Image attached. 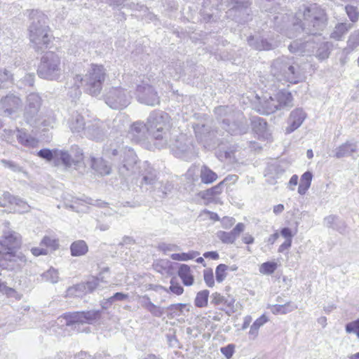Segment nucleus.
Wrapping results in <instances>:
<instances>
[{
    "mask_svg": "<svg viewBox=\"0 0 359 359\" xmlns=\"http://www.w3.org/2000/svg\"><path fill=\"white\" fill-rule=\"evenodd\" d=\"M30 18L29 36L32 47L36 51L48 48L53 36L50 34L46 15L41 11H32Z\"/></svg>",
    "mask_w": 359,
    "mask_h": 359,
    "instance_id": "2",
    "label": "nucleus"
},
{
    "mask_svg": "<svg viewBox=\"0 0 359 359\" xmlns=\"http://www.w3.org/2000/svg\"><path fill=\"white\" fill-rule=\"evenodd\" d=\"M36 155L41 158L45 159L47 161H51L55 159V149L50 150L49 149H43L39 150Z\"/></svg>",
    "mask_w": 359,
    "mask_h": 359,
    "instance_id": "53",
    "label": "nucleus"
},
{
    "mask_svg": "<svg viewBox=\"0 0 359 359\" xmlns=\"http://www.w3.org/2000/svg\"><path fill=\"white\" fill-rule=\"evenodd\" d=\"M217 236L224 243L233 244L234 243V241L231 238L229 232L219 231L217 233Z\"/></svg>",
    "mask_w": 359,
    "mask_h": 359,
    "instance_id": "58",
    "label": "nucleus"
},
{
    "mask_svg": "<svg viewBox=\"0 0 359 359\" xmlns=\"http://www.w3.org/2000/svg\"><path fill=\"white\" fill-rule=\"evenodd\" d=\"M169 290L173 294L181 295L184 292V288L180 284L176 283L174 279H171Z\"/></svg>",
    "mask_w": 359,
    "mask_h": 359,
    "instance_id": "64",
    "label": "nucleus"
},
{
    "mask_svg": "<svg viewBox=\"0 0 359 359\" xmlns=\"http://www.w3.org/2000/svg\"><path fill=\"white\" fill-rule=\"evenodd\" d=\"M345 330L348 334H355L359 339V318L347 323L345 326Z\"/></svg>",
    "mask_w": 359,
    "mask_h": 359,
    "instance_id": "54",
    "label": "nucleus"
},
{
    "mask_svg": "<svg viewBox=\"0 0 359 359\" xmlns=\"http://www.w3.org/2000/svg\"><path fill=\"white\" fill-rule=\"evenodd\" d=\"M1 163L5 167L8 168L13 172H22V168L21 166H20L18 164H17L13 161L2 159V160H1Z\"/></svg>",
    "mask_w": 359,
    "mask_h": 359,
    "instance_id": "62",
    "label": "nucleus"
},
{
    "mask_svg": "<svg viewBox=\"0 0 359 359\" xmlns=\"http://www.w3.org/2000/svg\"><path fill=\"white\" fill-rule=\"evenodd\" d=\"M306 117V114L301 108H297L291 111L288 118V126L286 128V133H291L301 126Z\"/></svg>",
    "mask_w": 359,
    "mask_h": 359,
    "instance_id": "25",
    "label": "nucleus"
},
{
    "mask_svg": "<svg viewBox=\"0 0 359 359\" xmlns=\"http://www.w3.org/2000/svg\"><path fill=\"white\" fill-rule=\"evenodd\" d=\"M318 45V43L311 39L304 43L298 39L290 43L289 50L291 53L297 55H311L314 54Z\"/></svg>",
    "mask_w": 359,
    "mask_h": 359,
    "instance_id": "20",
    "label": "nucleus"
},
{
    "mask_svg": "<svg viewBox=\"0 0 359 359\" xmlns=\"http://www.w3.org/2000/svg\"><path fill=\"white\" fill-rule=\"evenodd\" d=\"M106 133L105 127L102 122L94 120L87 124L83 135L95 140H101Z\"/></svg>",
    "mask_w": 359,
    "mask_h": 359,
    "instance_id": "21",
    "label": "nucleus"
},
{
    "mask_svg": "<svg viewBox=\"0 0 359 359\" xmlns=\"http://www.w3.org/2000/svg\"><path fill=\"white\" fill-rule=\"evenodd\" d=\"M297 309V306L294 304V303L289 302H287L285 304L280 305V304H276L272 306L271 307V312L273 314H286L287 313H290L293 311L294 310Z\"/></svg>",
    "mask_w": 359,
    "mask_h": 359,
    "instance_id": "43",
    "label": "nucleus"
},
{
    "mask_svg": "<svg viewBox=\"0 0 359 359\" xmlns=\"http://www.w3.org/2000/svg\"><path fill=\"white\" fill-rule=\"evenodd\" d=\"M22 106L21 99L13 93H9L0 100V114L9 116Z\"/></svg>",
    "mask_w": 359,
    "mask_h": 359,
    "instance_id": "16",
    "label": "nucleus"
},
{
    "mask_svg": "<svg viewBox=\"0 0 359 359\" xmlns=\"http://www.w3.org/2000/svg\"><path fill=\"white\" fill-rule=\"evenodd\" d=\"M245 225L243 223H238L236 226L231 231H229L231 234V238L236 241L240 234L244 231Z\"/></svg>",
    "mask_w": 359,
    "mask_h": 359,
    "instance_id": "61",
    "label": "nucleus"
},
{
    "mask_svg": "<svg viewBox=\"0 0 359 359\" xmlns=\"http://www.w3.org/2000/svg\"><path fill=\"white\" fill-rule=\"evenodd\" d=\"M41 106V98L39 94L32 93L27 97L24 116L25 121L31 124H36L39 119V109Z\"/></svg>",
    "mask_w": 359,
    "mask_h": 359,
    "instance_id": "14",
    "label": "nucleus"
},
{
    "mask_svg": "<svg viewBox=\"0 0 359 359\" xmlns=\"http://www.w3.org/2000/svg\"><path fill=\"white\" fill-rule=\"evenodd\" d=\"M106 76V69L103 65L91 64L84 76L76 75L74 77V82L80 83L87 93L97 96L102 90Z\"/></svg>",
    "mask_w": 359,
    "mask_h": 359,
    "instance_id": "5",
    "label": "nucleus"
},
{
    "mask_svg": "<svg viewBox=\"0 0 359 359\" xmlns=\"http://www.w3.org/2000/svg\"><path fill=\"white\" fill-rule=\"evenodd\" d=\"M17 196H13L9 192H4L0 198V207H6L13 205Z\"/></svg>",
    "mask_w": 359,
    "mask_h": 359,
    "instance_id": "55",
    "label": "nucleus"
},
{
    "mask_svg": "<svg viewBox=\"0 0 359 359\" xmlns=\"http://www.w3.org/2000/svg\"><path fill=\"white\" fill-rule=\"evenodd\" d=\"M147 123L145 124L141 121L135 122L128 132L129 137L135 142L144 141L147 137Z\"/></svg>",
    "mask_w": 359,
    "mask_h": 359,
    "instance_id": "24",
    "label": "nucleus"
},
{
    "mask_svg": "<svg viewBox=\"0 0 359 359\" xmlns=\"http://www.w3.org/2000/svg\"><path fill=\"white\" fill-rule=\"evenodd\" d=\"M324 225L344 233L346 229L345 222L335 215H329L324 219Z\"/></svg>",
    "mask_w": 359,
    "mask_h": 359,
    "instance_id": "36",
    "label": "nucleus"
},
{
    "mask_svg": "<svg viewBox=\"0 0 359 359\" xmlns=\"http://www.w3.org/2000/svg\"><path fill=\"white\" fill-rule=\"evenodd\" d=\"M200 177L201 182L204 184H210L217 179V175L208 166L203 165L200 170Z\"/></svg>",
    "mask_w": 359,
    "mask_h": 359,
    "instance_id": "42",
    "label": "nucleus"
},
{
    "mask_svg": "<svg viewBox=\"0 0 359 359\" xmlns=\"http://www.w3.org/2000/svg\"><path fill=\"white\" fill-rule=\"evenodd\" d=\"M277 264L274 262H266L262 264L259 266V273L264 275H271L277 269Z\"/></svg>",
    "mask_w": 359,
    "mask_h": 359,
    "instance_id": "50",
    "label": "nucleus"
},
{
    "mask_svg": "<svg viewBox=\"0 0 359 359\" xmlns=\"http://www.w3.org/2000/svg\"><path fill=\"white\" fill-rule=\"evenodd\" d=\"M313 178V174L310 171L305 172L300 178V183L298 187V193L300 195H304L308 189L310 188L311 181Z\"/></svg>",
    "mask_w": 359,
    "mask_h": 359,
    "instance_id": "39",
    "label": "nucleus"
},
{
    "mask_svg": "<svg viewBox=\"0 0 359 359\" xmlns=\"http://www.w3.org/2000/svg\"><path fill=\"white\" fill-rule=\"evenodd\" d=\"M352 27L351 24L339 23L336 25L331 37L336 40H341L342 36Z\"/></svg>",
    "mask_w": 359,
    "mask_h": 359,
    "instance_id": "44",
    "label": "nucleus"
},
{
    "mask_svg": "<svg viewBox=\"0 0 359 359\" xmlns=\"http://www.w3.org/2000/svg\"><path fill=\"white\" fill-rule=\"evenodd\" d=\"M87 124L84 117L77 111L74 112L68 120V126L72 133L81 137L83 135Z\"/></svg>",
    "mask_w": 359,
    "mask_h": 359,
    "instance_id": "23",
    "label": "nucleus"
},
{
    "mask_svg": "<svg viewBox=\"0 0 359 359\" xmlns=\"http://www.w3.org/2000/svg\"><path fill=\"white\" fill-rule=\"evenodd\" d=\"M16 137L20 144L28 148L37 147L39 143V140L37 138L32 136L23 130H17Z\"/></svg>",
    "mask_w": 359,
    "mask_h": 359,
    "instance_id": "32",
    "label": "nucleus"
},
{
    "mask_svg": "<svg viewBox=\"0 0 359 359\" xmlns=\"http://www.w3.org/2000/svg\"><path fill=\"white\" fill-rule=\"evenodd\" d=\"M71 255L73 257L85 255L88 251L86 243L83 240H78L73 242L70 245Z\"/></svg>",
    "mask_w": 359,
    "mask_h": 359,
    "instance_id": "38",
    "label": "nucleus"
},
{
    "mask_svg": "<svg viewBox=\"0 0 359 359\" xmlns=\"http://www.w3.org/2000/svg\"><path fill=\"white\" fill-rule=\"evenodd\" d=\"M314 53L320 60L327 58L330 54L327 43H318Z\"/></svg>",
    "mask_w": 359,
    "mask_h": 359,
    "instance_id": "49",
    "label": "nucleus"
},
{
    "mask_svg": "<svg viewBox=\"0 0 359 359\" xmlns=\"http://www.w3.org/2000/svg\"><path fill=\"white\" fill-rule=\"evenodd\" d=\"M63 72L61 58L57 53L48 51L41 57L37 69L40 78L48 81H58Z\"/></svg>",
    "mask_w": 359,
    "mask_h": 359,
    "instance_id": "8",
    "label": "nucleus"
},
{
    "mask_svg": "<svg viewBox=\"0 0 359 359\" xmlns=\"http://www.w3.org/2000/svg\"><path fill=\"white\" fill-rule=\"evenodd\" d=\"M170 128V117L168 114L162 111H154L149 114L147 118L148 134L158 148L168 144Z\"/></svg>",
    "mask_w": 359,
    "mask_h": 359,
    "instance_id": "3",
    "label": "nucleus"
},
{
    "mask_svg": "<svg viewBox=\"0 0 359 359\" xmlns=\"http://www.w3.org/2000/svg\"><path fill=\"white\" fill-rule=\"evenodd\" d=\"M7 277L12 278L11 274H7V271L0 272V292L7 297H14L17 299H20V296L17 291L14 288L7 285V282L4 280Z\"/></svg>",
    "mask_w": 359,
    "mask_h": 359,
    "instance_id": "33",
    "label": "nucleus"
},
{
    "mask_svg": "<svg viewBox=\"0 0 359 359\" xmlns=\"http://www.w3.org/2000/svg\"><path fill=\"white\" fill-rule=\"evenodd\" d=\"M209 294L210 292L208 290L198 292L194 300L196 306L199 308L206 306L208 305Z\"/></svg>",
    "mask_w": 359,
    "mask_h": 359,
    "instance_id": "47",
    "label": "nucleus"
},
{
    "mask_svg": "<svg viewBox=\"0 0 359 359\" xmlns=\"http://www.w3.org/2000/svg\"><path fill=\"white\" fill-rule=\"evenodd\" d=\"M235 302L234 297L229 294L224 296L219 292H214L211 295V304L222 306V310L227 309L230 311H233Z\"/></svg>",
    "mask_w": 359,
    "mask_h": 359,
    "instance_id": "27",
    "label": "nucleus"
},
{
    "mask_svg": "<svg viewBox=\"0 0 359 359\" xmlns=\"http://www.w3.org/2000/svg\"><path fill=\"white\" fill-rule=\"evenodd\" d=\"M140 176L141 187L153 186L158 180L157 171L147 161L143 162L140 166Z\"/></svg>",
    "mask_w": 359,
    "mask_h": 359,
    "instance_id": "19",
    "label": "nucleus"
},
{
    "mask_svg": "<svg viewBox=\"0 0 359 359\" xmlns=\"http://www.w3.org/2000/svg\"><path fill=\"white\" fill-rule=\"evenodd\" d=\"M109 271V269L108 267H104L100 272L99 275L97 277H93V278L88 281L86 285H77L76 286L69 287L67 290V295H78L76 291L78 290H81L83 287L87 290L88 292L93 291L98 285L100 281L101 282H107L104 280L105 273H108Z\"/></svg>",
    "mask_w": 359,
    "mask_h": 359,
    "instance_id": "17",
    "label": "nucleus"
},
{
    "mask_svg": "<svg viewBox=\"0 0 359 359\" xmlns=\"http://www.w3.org/2000/svg\"><path fill=\"white\" fill-rule=\"evenodd\" d=\"M14 204L16 206L15 210L19 212H27L29 209V205L21 198L16 197Z\"/></svg>",
    "mask_w": 359,
    "mask_h": 359,
    "instance_id": "57",
    "label": "nucleus"
},
{
    "mask_svg": "<svg viewBox=\"0 0 359 359\" xmlns=\"http://www.w3.org/2000/svg\"><path fill=\"white\" fill-rule=\"evenodd\" d=\"M227 269L228 266L224 264H220L217 266L215 270V276L217 282L221 283L225 279L226 276V271Z\"/></svg>",
    "mask_w": 359,
    "mask_h": 359,
    "instance_id": "56",
    "label": "nucleus"
},
{
    "mask_svg": "<svg viewBox=\"0 0 359 359\" xmlns=\"http://www.w3.org/2000/svg\"><path fill=\"white\" fill-rule=\"evenodd\" d=\"M91 167L101 175H109L111 172V167L102 158H92Z\"/></svg>",
    "mask_w": 359,
    "mask_h": 359,
    "instance_id": "37",
    "label": "nucleus"
},
{
    "mask_svg": "<svg viewBox=\"0 0 359 359\" xmlns=\"http://www.w3.org/2000/svg\"><path fill=\"white\" fill-rule=\"evenodd\" d=\"M129 91L121 87H111L104 94L106 104L114 109H122L130 102Z\"/></svg>",
    "mask_w": 359,
    "mask_h": 359,
    "instance_id": "11",
    "label": "nucleus"
},
{
    "mask_svg": "<svg viewBox=\"0 0 359 359\" xmlns=\"http://www.w3.org/2000/svg\"><path fill=\"white\" fill-rule=\"evenodd\" d=\"M273 20L277 27H279V20H283L287 29L284 30L283 27H280V30L288 38H293L302 32L308 35L320 34L327 25V18L323 9L316 4H313L300 7L292 17L291 23H288L289 17L283 15H276Z\"/></svg>",
    "mask_w": 359,
    "mask_h": 359,
    "instance_id": "1",
    "label": "nucleus"
},
{
    "mask_svg": "<svg viewBox=\"0 0 359 359\" xmlns=\"http://www.w3.org/2000/svg\"><path fill=\"white\" fill-rule=\"evenodd\" d=\"M285 170L278 164L269 165L265 171L264 177L266 182L271 184L274 185L278 182V180L283 175Z\"/></svg>",
    "mask_w": 359,
    "mask_h": 359,
    "instance_id": "30",
    "label": "nucleus"
},
{
    "mask_svg": "<svg viewBox=\"0 0 359 359\" xmlns=\"http://www.w3.org/2000/svg\"><path fill=\"white\" fill-rule=\"evenodd\" d=\"M168 145L178 158L189 161L195 156L196 152L191 140L184 135H180L172 143H171L170 139Z\"/></svg>",
    "mask_w": 359,
    "mask_h": 359,
    "instance_id": "13",
    "label": "nucleus"
},
{
    "mask_svg": "<svg viewBox=\"0 0 359 359\" xmlns=\"http://www.w3.org/2000/svg\"><path fill=\"white\" fill-rule=\"evenodd\" d=\"M248 43L250 46L257 50H269L277 46L276 43L269 42L260 36H251L248 39Z\"/></svg>",
    "mask_w": 359,
    "mask_h": 359,
    "instance_id": "31",
    "label": "nucleus"
},
{
    "mask_svg": "<svg viewBox=\"0 0 359 359\" xmlns=\"http://www.w3.org/2000/svg\"><path fill=\"white\" fill-rule=\"evenodd\" d=\"M345 11L352 22H356L358 20L359 13L355 6L348 5L345 7Z\"/></svg>",
    "mask_w": 359,
    "mask_h": 359,
    "instance_id": "60",
    "label": "nucleus"
},
{
    "mask_svg": "<svg viewBox=\"0 0 359 359\" xmlns=\"http://www.w3.org/2000/svg\"><path fill=\"white\" fill-rule=\"evenodd\" d=\"M252 127L253 130L259 137L267 139L269 136L267 123L260 117H254L252 120Z\"/></svg>",
    "mask_w": 359,
    "mask_h": 359,
    "instance_id": "35",
    "label": "nucleus"
},
{
    "mask_svg": "<svg viewBox=\"0 0 359 359\" xmlns=\"http://www.w3.org/2000/svg\"><path fill=\"white\" fill-rule=\"evenodd\" d=\"M178 276L184 285L190 286L194 283V277L191 273L190 267L187 264H182L178 271Z\"/></svg>",
    "mask_w": 359,
    "mask_h": 359,
    "instance_id": "41",
    "label": "nucleus"
},
{
    "mask_svg": "<svg viewBox=\"0 0 359 359\" xmlns=\"http://www.w3.org/2000/svg\"><path fill=\"white\" fill-rule=\"evenodd\" d=\"M158 249L163 252L164 253H167L168 252H172V251H177L179 250V246L176 244H173V243H161L159 245H158Z\"/></svg>",
    "mask_w": 359,
    "mask_h": 359,
    "instance_id": "63",
    "label": "nucleus"
},
{
    "mask_svg": "<svg viewBox=\"0 0 359 359\" xmlns=\"http://www.w3.org/2000/svg\"><path fill=\"white\" fill-rule=\"evenodd\" d=\"M83 158L82 150L76 145L72 146L69 151L55 149V165H64L66 168L77 165Z\"/></svg>",
    "mask_w": 359,
    "mask_h": 359,
    "instance_id": "12",
    "label": "nucleus"
},
{
    "mask_svg": "<svg viewBox=\"0 0 359 359\" xmlns=\"http://www.w3.org/2000/svg\"><path fill=\"white\" fill-rule=\"evenodd\" d=\"M271 73L280 81L297 83L302 79L299 67L293 58L286 56L278 57L271 65Z\"/></svg>",
    "mask_w": 359,
    "mask_h": 359,
    "instance_id": "6",
    "label": "nucleus"
},
{
    "mask_svg": "<svg viewBox=\"0 0 359 359\" xmlns=\"http://www.w3.org/2000/svg\"><path fill=\"white\" fill-rule=\"evenodd\" d=\"M199 255V252L197 251H189V252H182V253H175L172 254L170 257L173 260L176 261H188L190 259H194Z\"/></svg>",
    "mask_w": 359,
    "mask_h": 359,
    "instance_id": "48",
    "label": "nucleus"
},
{
    "mask_svg": "<svg viewBox=\"0 0 359 359\" xmlns=\"http://www.w3.org/2000/svg\"><path fill=\"white\" fill-rule=\"evenodd\" d=\"M190 304H173L166 308L168 317L170 319L176 318L179 322L184 321V317L190 311Z\"/></svg>",
    "mask_w": 359,
    "mask_h": 359,
    "instance_id": "22",
    "label": "nucleus"
},
{
    "mask_svg": "<svg viewBox=\"0 0 359 359\" xmlns=\"http://www.w3.org/2000/svg\"><path fill=\"white\" fill-rule=\"evenodd\" d=\"M83 313L81 312H74V313H65L63 317H60L58 318V320H60L62 322V320H65L66 321V325L70 326L74 325L76 324H83Z\"/></svg>",
    "mask_w": 359,
    "mask_h": 359,
    "instance_id": "40",
    "label": "nucleus"
},
{
    "mask_svg": "<svg viewBox=\"0 0 359 359\" xmlns=\"http://www.w3.org/2000/svg\"><path fill=\"white\" fill-rule=\"evenodd\" d=\"M194 130L197 140L205 143L212 141L218 133L217 130H210L204 124L195 125Z\"/></svg>",
    "mask_w": 359,
    "mask_h": 359,
    "instance_id": "28",
    "label": "nucleus"
},
{
    "mask_svg": "<svg viewBox=\"0 0 359 359\" xmlns=\"http://www.w3.org/2000/svg\"><path fill=\"white\" fill-rule=\"evenodd\" d=\"M4 224L5 229L0 239V254L12 261L16 260L17 257H22L24 260L21 264L22 269L27 264V258L22 252L15 251L21 244V236L18 233L9 229V222H6Z\"/></svg>",
    "mask_w": 359,
    "mask_h": 359,
    "instance_id": "7",
    "label": "nucleus"
},
{
    "mask_svg": "<svg viewBox=\"0 0 359 359\" xmlns=\"http://www.w3.org/2000/svg\"><path fill=\"white\" fill-rule=\"evenodd\" d=\"M40 245L41 246H46L52 250H55L59 247L58 240L53 236H46L43 238Z\"/></svg>",
    "mask_w": 359,
    "mask_h": 359,
    "instance_id": "51",
    "label": "nucleus"
},
{
    "mask_svg": "<svg viewBox=\"0 0 359 359\" xmlns=\"http://www.w3.org/2000/svg\"><path fill=\"white\" fill-rule=\"evenodd\" d=\"M267 321L268 318L265 315H262L259 318H257L251 325L249 331V335L255 339L258 334V330L259 327L265 324Z\"/></svg>",
    "mask_w": 359,
    "mask_h": 359,
    "instance_id": "45",
    "label": "nucleus"
},
{
    "mask_svg": "<svg viewBox=\"0 0 359 359\" xmlns=\"http://www.w3.org/2000/svg\"><path fill=\"white\" fill-rule=\"evenodd\" d=\"M122 165L119 167V173L123 176H128L135 171L137 164V155L133 149H126L123 151Z\"/></svg>",
    "mask_w": 359,
    "mask_h": 359,
    "instance_id": "18",
    "label": "nucleus"
},
{
    "mask_svg": "<svg viewBox=\"0 0 359 359\" xmlns=\"http://www.w3.org/2000/svg\"><path fill=\"white\" fill-rule=\"evenodd\" d=\"M358 150L357 142L347 141L334 150V156L337 158H341L347 156H353Z\"/></svg>",
    "mask_w": 359,
    "mask_h": 359,
    "instance_id": "29",
    "label": "nucleus"
},
{
    "mask_svg": "<svg viewBox=\"0 0 359 359\" xmlns=\"http://www.w3.org/2000/svg\"><path fill=\"white\" fill-rule=\"evenodd\" d=\"M203 278L204 281L206 283V285L212 287L214 286L215 280H214V276H213V272L212 270L210 269H205L203 271Z\"/></svg>",
    "mask_w": 359,
    "mask_h": 359,
    "instance_id": "59",
    "label": "nucleus"
},
{
    "mask_svg": "<svg viewBox=\"0 0 359 359\" xmlns=\"http://www.w3.org/2000/svg\"><path fill=\"white\" fill-rule=\"evenodd\" d=\"M24 260L22 257H17L16 260H11L4 257V256L0 254V272H13L17 273L20 272L21 269V264Z\"/></svg>",
    "mask_w": 359,
    "mask_h": 359,
    "instance_id": "26",
    "label": "nucleus"
},
{
    "mask_svg": "<svg viewBox=\"0 0 359 359\" xmlns=\"http://www.w3.org/2000/svg\"><path fill=\"white\" fill-rule=\"evenodd\" d=\"M217 119L222 121V128L231 135L245 133L247 121L243 114L235 111L232 107L219 106L215 109Z\"/></svg>",
    "mask_w": 359,
    "mask_h": 359,
    "instance_id": "4",
    "label": "nucleus"
},
{
    "mask_svg": "<svg viewBox=\"0 0 359 359\" xmlns=\"http://www.w3.org/2000/svg\"><path fill=\"white\" fill-rule=\"evenodd\" d=\"M136 97L140 103L155 106L160 103V97L155 88L151 85L142 82L136 88Z\"/></svg>",
    "mask_w": 359,
    "mask_h": 359,
    "instance_id": "15",
    "label": "nucleus"
},
{
    "mask_svg": "<svg viewBox=\"0 0 359 359\" xmlns=\"http://www.w3.org/2000/svg\"><path fill=\"white\" fill-rule=\"evenodd\" d=\"M292 106V96L290 92L280 90L273 96H266L255 104V109L262 114H270L278 110Z\"/></svg>",
    "mask_w": 359,
    "mask_h": 359,
    "instance_id": "9",
    "label": "nucleus"
},
{
    "mask_svg": "<svg viewBox=\"0 0 359 359\" xmlns=\"http://www.w3.org/2000/svg\"><path fill=\"white\" fill-rule=\"evenodd\" d=\"M41 277L43 280L52 283H56L59 280L58 272L53 268H50L47 271L41 275Z\"/></svg>",
    "mask_w": 359,
    "mask_h": 359,
    "instance_id": "52",
    "label": "nucleus"
},
{
    "mask_svg": "<svg viewBox=\"0 0 359 359\" xmlns=\"http://www.w3.org/2000/svg\"><path fill=\"white\" fill-rule=\"evenodd\" d=\"M83 323L93 324L98 321L101 318L100 311H82Z\"/></svg>",
    "mask_w": 359,
    "mask_h": 359,
    "instance_id": "46",
    "label": "nucleus"
},
{
    "mask_svg": "<svg viewBox=\"0 0 359 359\" xmlns=\"http://www.w3.org/2000/svg\"><path fill=\"white\" fill-rule=\"evenodd\" d=\"M245 2V0H203L201 13L205 21L215 20L213 8L215 7V10H221L224 9L225 6L231 9H238L241 6L243 7Z\"/></svg>",
    "mask_w": 359,
    "mask_h": 359,
    "instance_id": "10",
    "label": "nucleus"
},
{
    "mask_svg": "<svg viewBox=\"0 0 359 359\" xmlns=\"http://www.w3.org/2000/svg\"><path fill=\"white\" fill-rule=\"evenodd\" d=\"M224 182H219L216 186L203 191H200L198 195L205 201V204L212 202L215 198L219 195L223 189Z\"/></svg>",
    "mask_w": 359,
    "mask_h": 359,
    "instance_id": "34",
    "label": "nucleus"
}]
</instances>
